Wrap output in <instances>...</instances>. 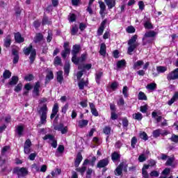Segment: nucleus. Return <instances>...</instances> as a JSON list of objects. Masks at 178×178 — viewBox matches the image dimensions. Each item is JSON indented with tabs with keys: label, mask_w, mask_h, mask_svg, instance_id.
<instances>
[{
	"label": "nucleus",
	"mask_w": 178,
	"mask_h": 178,
	"mask_svg": "<svg viewBox=\"0 0 178 178\" xmlns=\"http://www.w3.org/2000/svg\"><path fill=\"white\" fill-rule=\"evenodd\" d=\"M44 38V35L41 33H36L35 38H34V42L35 44L40 42V41H42Z\"/></svg>",
	"instance_id": "obj_23"
},
{
	"label": "nucleus",
	"mask_w": 178,
	"mask_h": 178,
	"mask_svg": "<svg viewBox=\"0 0 178 178\" xmlns=\"http://www.w3.org/2000/svg\"><path fill=\"white\" fill-rule=\"evenodd\" d=\"M52 112L56 114L58 113V112H59V105L58 104V103L54 104L52 108Z\"/></svg>",
	"instance_id": "obj_47"
},
{
	"label": "nucleus",
	"mask_w": 178,
	"mask_h": 178,
	"mask_svg": "<svg viewBox=\"0 0 178 178\" xmlns=\"http://www.w3.org/2000/svg\"><path fill=\"white\" fill-rule=\"evenodd\" d=\"M122 145H123V143L120 142V140H118L115 144V147L117 148V149H120L122 148Z\"/></svg>",
	"instance_id": "obj_61"
},
{
	"label": "nucleus",
	"mask_w": 178,
	"mask_h": 178,
	"mask_svg": "<svg viewBox=\"0 0 178 178\" xmlns=\"http://www.w3.org/2000/svg\"><path fill=\"white\" fill-rule=\"evenodd\" d=\"M80 44H75L72 47V60H74L77 57V54L80 52Z\"/></svg>",
	"instance_id": "obj_12"
},
{
	"label": "nucleus",
	"mask_w": 178,
	"mask_h": 178,
	"mask_svg": "<svg viewBox=\"0 0 178 178\" xmlns=\"http://www.w3.org/2000/svg\"><path fill=\"white\" fill-rule=\"evenodd\" d=\"M40 87H41V83L40 81L35 82V86L33 87V97H34V98H35V97L40 96Z\"/></svg>",
	"instance_id": "obj_11"
},
{
	"label": "nucleus",
	"mask_w": 178,
	"mask_h": 178,
	"mask_svg": "<svg viewBox=\"0 0 178 178\" xmlns=\"http://www.w3.org/2000/svg\"><path fill=\"white\" fill-rule=\"evenodd\" d=\"M86 170H87V167L83 165L81 168H76V172H79L81 175L83 176L84 173L86 172Z\"/></svg>",
	"instance_id": "obj_40"
},
{
	"label": "nucleus",
	"mask_w": 178,
	"mask_h": 178,
	"mask_svg": "<svg viewBox=\"0 0 178 178\" xmlns=\"http://www.w3.org/2000/svg\"><path fill=\"white\" fill-rule=\"evenodd\" d=\"M106 19H104L100 24L99 28L97 30V35H102L104 30H105V24H106Z\"/></svg>",
	"instance_id": "obj_16"
},
{
	"label": "nucleus",
	"mask_w": 178,
	"mask_h": 178,
	"mask_svg": "<svg viewBox=\"0 0 178 178\" xmlns=\"http://www.w3.org/2000/svg\"><path fill=\"white\" fill-rule=\"evenodd\" d=\"M39 113L40 114V121L37 125V127H41L42 124H47V113H48L47 104H44L43 106L40 108Z\"/></svg>",
	"instance_id": "obj_1"
},
{
	"label": "nucleus",
	"mask_w": 178,
	"mask_h": 178,
	"mask_svg": "<svg viewBox=\"0 0 178 178\" xmlns=\"http://www.w3.org/2000/svg\"><path fill=\"white\" fill-rule=\"evenodd\" d=\"M140 111L142 112V113H146V112L148 111V105L145 104L144 106H141Z\"/></svg>",
	"instance_id": "obj_50"
},
{
	"label": "nucleus",
	"mask_w": 178,
	"mask_h": 178,
	"mask_svg": "<svg viewBox=\"0 0 178 178\" xmlns=\"http://www.w3.org/2000/svg\"><path fill=\"white\" fill-rule=\"evenodd\" d=\"M60 172H61L60 169L57 168L55 170V171L51 172V176H53V177H55V176H58V175H59Z\"/></svg>",
	"instance_id": "obj_57"
},
{
	"label": "nucleus",
	"mask_w": 178,
	"mask_h": 178,
	"mask_svg": "<svg viewBox=\"0 0 178 178\" xmlns=\"http://www.w3.org/2000/svg\"><path fill=\"white\" fill-rule=\"evenodd\" d=\"M173 162H175V157H170L168 159L165 165L166 166H172Z\"/></svg>",
	"instance_id": "obj_44"
},
{
	"label": "nucleus",
	"mask_w": 178,
	"mask_h": 178,
	"mask_svg": "<svg viewBox=\"0 0 178 178\" xmlns=\"http://www.w3.org/2000/svg\"><path fill=\"white\" fill-rule=\"evenodd\" d=\"M64 72L65 74H69L70 72V64L69 63H65L64 66Z\"/></svg>",
	"instance_id": "obj_45"
},
{
	"label": "nucleus",
	"mask_w": 178,
	"mask_h": 178,
	"mask_svg": "<svg viewBox=\"0 0 178 178\" xmlns=\"http://www.w3.org/2000/svg\"><path fill=\"white\" fill-rule=\"evenodd\" d=\"M89 106L91 111L92 115L93 116H99L98 111L97 110V108H95V104L94 103H89Z\"/></svg>",
	"instance_id": "obj_17"
},
{
	"label": "nucleus",
	"mask_w": 178,
	"mask_h": 178,
	"mask_svg": "<svg viewBox=\"0 0 178 178\" xmlns=\"http://www.w3.org/2000/svg\"><path fill=\"white\" fill-rule=\"evenodd\" d=\"M140 138H142V140L147 141V140H148V135H147V133L145 132H142L140 134Z\"/></svg>",
	"instance_id": "obj_51"
},
{
	"label": "nucleus",
	"mask_w": 178,
	"mask_h": 178,
	"mask_svg": "<svg viewBox=\"0 0 178 178\" xmlns=\"http://www.w3.org/2000/svg\"><path fill=\"white\" fill-rule=\"evenodd\" d=\"M168 70V67L165 66H157L156 71L158 73H165Z\"/></svg>",
	"instance_id": "obj_36"
},
{
	"label": "nucleus",
	"mask_w": 178,
	"mask_h": 178,
	"mask_svg": "<svg viewBox=\"0 0 178 178\" xmlns=\"http://www.w3.org/2000/svg\"><path fill=\"white\" fill-rule=\"evenodd\" d=\"M126 67V60H120L117 62L118 69H123Z\"/></svg>",
	"instance_id": "obj_28"
},
{
	"label": "nucleus",
	"mask_w": 178,
	"mask_h": 178,
	"mask_svg": "<svg viewBox=\"0 0 178 178\" xmlns=\"http://www.w3.org/2000/svg\"><path fill=\"white\" fill-rule=\"evenodd\" d=\"M172 143H175V144H178V136L172 134L171 138H170Z\"/></svg>",
	"instance_id": "obj_46"
},
{
	"label": "nucleus",
	"mask_w": 178,
	"mask_h": 178,
	"mask_svg": "<svg viewBox=\"0 0 178 178\" xmlns=\"http://www.w3.org/2000/svg\"><path fill=\"white\" fill-rule=\"evenodd\" d=\"M138 99L140 101H147V95L143 92H140L138 95Z\"/></svg>",
	"instance_id": "obj_34"
},
{
	"label": "nucleus",
	"mask_w": 178,
	"mask_h": 178,
	"mask_svg": "<svg viewBox=\"0 0 178 178\" xmlns=\"http://www.w3.org/2000/svg\"><path fill=\"white\" fill-rule=\"evenodd\" d=\"M13 173L17 175L19 178L24 177V176H27L29 175V170L26 168H19L17 167L13 169Z\"/></svg>",
	"instance_id": "obj_4"
},
{
	"label": "nucleus",
	"mask_w": 178,
	"mask_h": 178,
	"mask_svg": "<svg viewBox=\"0 0 178 178\" xmlns=\"http://www.w3.org/2000/svg\"><path fill=\"white\" fill-rule=\"evenodd\" d=\"M19 81V77L16 76H12L8 83V86H16Z\"/></svg>",
	"instance_id": "obj_25"
},
{
	"label": "nucleus",
	"mask_w": 178,
	"mask_h": 178,
	"mask_svg": "<svg viewBox=\"0 0 178 178\" xmlns=\"http://www.w3.org/2000/svg\"><path fill=\"white\" fill-rule=\"evenodd\" d=\"M127 31L129 33V34H132L133 33H136V29L134 28L133 26H129L127 28Z\"/></svg>",
	"instance_id": "obj_48"
},
{
	"label": "nucleus",
	"mask_w": 178,
	"mask_h": 178,
	"mask_svg": "<svg viewBox=\"0 0 178 178\" xmlns=\"http://www.w3.org/2000/svg\"><path fill=\"white\" fill-rule=\"evenodd\" d=\"M42 24H51V21L48 19V17H44L42 19Z\"/></svg>",
	"instance_id": "obj_55"
},
{
	"label": "nucleus",
	"mask_w": 178,
	"mask_h": 178,
	"mask_svg": "<svg viewBox=\"0 0 178 178\" xmlns=\"http://www.w3.org/2000/svg\"><path fill=\"white\" fill-rule=\"evenodd\" d=\"M158 34V33L154 31H149L146 32L143 38V45H147V42L145 41L146 38H154Z\"/></svg>",
	"instance_id": "obj_10"
},
{
	"label": "nucleus",
	"mask_w": 178,
	"mask_h": 178,
	"mask_svg": "<svg viewBox=\"0 0 178 178\" xmlns=\"http://www.w3.org/2000/svg\"><path fill=\"white\" fill-rule=\"evenodd\" d=\"M79 90H84V87L86 86H88V81H84V79H81L78 83Z\"/></svg>",
	"instance_id": "obj_26"
},
{
	"label": "nucleus",
	"mask_w": 178,
	"mask_h": 178,
	"mask_svg": "<svg viewBox=\"0 0 178 178\" xmlns=\"http://www.w3.org/2000/svg\"><path fill=\"white\" fill-rule=\"evenodd\" d=\"M10 76H12V72L10 71L6 70L3 74V77L5 79H10Z\"/></svg>",
	"instance_id": "obj_39"
},
{
	"label": "nucleus",
	"mask_w": 178,
	"mask_h": 178,
	"mask_svg": "<svg viewBox=\"0 0 178 178\" xmlns=\"http://www.w3.org/2000/svg\"><path fill=\"white\" fill-rule=\"evenodd\" d=\"M99 5L100 8L99 14L102 16L104 13H105V10H106V6H105V3L104 1H99Z\"/></svg>",
	"instance_id": "obj_24"
},
{
	"label": "nucleus",
	"mask_w": 178,
	"mask_h": 178,
	"mask_svg": "<svg viewBox=\"0 0 178 178\" xmlns=\"http://www.w3.org/2000/svg\"><path fill=\"white\" fill-rule=\"evenodd\" d=\"M109 165V158H104L99 160L96 165L97 169H103V172H106V166Z\"/></svg>",
	"instance_id": "obj_5"
},
{
	"label": "nucleus",
	"mask_w": 178,
	"mask_h": 178,
	"mask_svg": "<svg viewBox=\"0 0 178 178\" xmlns=\"http://www.w3.org/2000/svg\"><path fill=\"white\" fill-rule=\"evenodd\" d=\"M43 140H49L48 141H50V143H52V141L55 140V136L51 134H47L44 136Z\"/></svg>",
	"instance_id": "obj_37"
},
{
	"label": "nucleus",
	"mask_w": 178,
	"mask_h": 178,
	"mask_svg": "<svg viewBox=\"0 0 178 178\" xmlns=\"http://www.w3.org/2000/svg\"><path fill=\"white\" fill-rule=\"evenodd\" d=\"M4 41V47L6 48H9L10 47V44H12V36L10 35H8L3 40Z\"/></svg>",
	"instance_id": "obj_15"
},
{
	"label": "nucleus",
	"mask_w": 178,
	"mask_h": 178,
	"mask_svg": "<svg viewBox=\"0 0 178 178\" xmlns=\"http://www.w3.org/2000/svg\"><path fill=\"white\" fill-rule=\"evenodd\" d=\"M81 161H83V156L81 155V152H79L76 154V156L74 160V166L75 168H79L80 163H81Z\"/></svg>",
	"instance_id": "obj_14"
},
{
	"label": "nucleus",
	"mask_w": 178,
	"mask_h": 178,
	"mask_svg": "<svg viewBox=\"0 0 178 178\" xmlns=\"http://www.w3.org/2000/svg\"><path fill=\"white\" fill-rule=\"evenodd\" d=\"M70 43L65 42L63 44V50L61 51V56L63 59H66L67 55H70Z\"/></svg>",
	"instance_id": "obj_7"
},
{
	"label": "nucleus",
	"mask_w": 178,
	"mask_h": 178,
	"mask_svg": "<svg viewBox=\"0 0 178 178\" xmlns=\"http://www.w3.org/2000/svg\"><path fill=\"white\" fill-rule=\"evenodd\" d=\"M79 33V26L77 25H72L71 28V35H76Z\"/></svg>",
	"instance_id": "obj_32"
},
{
	"label": "nucleus",
	"mask_w": 178,
	"mask_h": 178,
	"mask_svg": "<svg viewBox=\"0 0 178 178\" xmlns=\"http://www.w3.org/2000/svg\"><path fill=\"white\" fill-rule=\"evenodd\" d=\"M104 2L108 9H113V8H115L116 5V0H104Z\"/></svg>",
	"instance_id": "obj_19"
},
{
	"label": "nucleus",
	"mask_w": 178,
	"mask_h": 178,
	"mask_svg": "<svg viewBox=\"0 0 178 178\" xmlns=\"http://www.w3.org/2000/svg\"><path fill=\"white\" fill-rule=\"evenodd\" d=\"M104 76V72L102 71L97 72L95 74V80L97 84H99L101 81V77Z\"/></svg>",
	"instance_id": "obj_29"
},
{
	"label": "nucleus",
	"mask_w": 178,
	"mask_h": 178,
	"mask_svg": "<svg viewBox=\"0 0 178 178\" xmlns=\"http://www.w3.org/2000/svg\"><path fill=\"white\" fill-rule=\"evenodd\" d=\"M103 131H104V134H107V135L111 134V128H110V127H105L103 129Z\"/></svg>",
	"instance_id": "obj_60"
},
{
	"label": "nucleus",
	"mask_w": 178,
	"mask_h": 178,
	"mask_svg": "<svg viewBox=\"0 0 178 178\" xmlns=\"http://www.w3.org/2000/svg\"><path fill=\"white\" fill-rule=\"evenodd\" d=\"M22 87H23V86L22 85V83H19L17 86H15V92H19V91H22Z\"/></svg>",
	"instance_id": "obj_63"
},
{
	"label": "nucleus",
	"mask_w": 178,
	"mask_h": 178,
	"mask_svg": "<svg viewBox=\"0 0 178 178\" xmlns=\"http://www.w3.org/2000/svg\"><path fill=\"white\" fill-rule=\"evenodd\" d=\"M54 62L55 66H60L62 65V58L59 56H56Z\"/></svg>",
	"instance_id": "obj_38"
},
{
	"label": "nucleus",
	"mask_w": 178,
	"mask_h": 178,
	"mask_svg": "<svg viewBox=\"0 0 178 178\" xmlns=\"http://www.w3.org/2000/svg\"><path fill=\"white\" fill-rule=\"evenodd\" d=\"M47 143H49V144H50L51 147H53V148H56V147H58V141L56 140V139H54L51 142L47 141Z\"/></svg>",
	"instance_id": "obj_52"
},
{
	"label": "nucleus",
	"mask_w": 178,
	"mask_h": 178,
	"mask_svg": "<svg viewBox=\"0 0 178 178\" xmlns=\"http://www.w3.org/2000/svg\"><path fill=\"white\" fill-rule=\"evenodd\" d=\"M15 132L19 136V137H22V136H23V133L24 132V127L23 125L17 126L15 129Z\"/></svg>",
	"instance_id": "obj_21"
},
{
	"label": "nucleus",
	"mask_w": 178,
	"mask_h": 178,
	"mask_svg": "<svg viewBox=\"0 0 178 178\" xmlns=\"http://www.w3.org/2000/svg\"><path fill=\"white\" fill-rule=\"evenodd\" d=\"M146 88H147V90H150L151 91H154V90L156 88V83H151L147 86Z\"/></svg>",
	"instance_id": "obj_43"
},
{
	"label": "nucleus",
	"mask_w": 178,
	"mask_h": 178,
	"mask_svg": "<svg viewBox=\"0 0 178 178\" xmlns=\"http://www.w3.org/2000/svg\"><path fill=\"white\" fill-rule=\"evenodd\" d=\"M57 81L62 84L63 81V72L62 71H59L57 72Z\"/></svg>",
	"instance_id": "obj_30"
},
{
	"label": "nucleus",
	"mask_w": 178,
	"mask_h": 178,
	"mask_svg": "<svg viewBox=\"0 0 178 178\" xmlns=\"http://www.w3.org/2000/svg\"><path fill=\"white\" fill-rule=\"evenodd\" d=\"M87 102H88L87 99L81 102H80L81 106H82V108H87L88 106V104Z\"/></svg>",
	"instance_id": "obj_62"
},
{
	"label": "nucleus",
	"mask_w": 178,
	"mask_h": 178,
	"mask_svg": "<svg viewBox=\"0 0 178 178\" xmlns=\"http://www.w3.org/2000/svg\"><path fill=\"white\" fill-rule=\"evenodd\" d=\"M133 118L136 120H142L143 119V114L141 113H136L133 114Z\"/></svg>",
	"instance_id": "obj_41"
},
{
	"label": "nucleus",
	"mask_w": 178,
	"mask_h": 178,
	"mask_svg": "<svg viewBox=\"0 0 178 178\" xmlns=\"http://www.w3.org/2000/svg\"><path fill=\"white\" fill-rule=\"evenodd\" d=\"M69 20L72 23H73V22H76V15H74V14H70V15H69Z\"/></svg>",
	"instance_id": "obj_59"
},
{
	"label": "nucleus",
	"mask_w": 178,
	"mask_h": 178,
	"mask_svg": "<svg viewBox=\"0 0 178 178\" xmlns=\"http://www.w3.org/2000/svg\"><path fill=\"white\" fill-rule=\"evenodd\" d=\"M99 54L102 56H105L106 55V44H105V43H102L101 44Z\"/></svg>",
	"instance_id": "obj_27"
},
{
	"label": "nucleus",
	"mask_w": 178,
	"mask_h": 178,
	"mask_svg": "<svg viewBox=\"0 0 178 178\" xmlns=\"http://www.w3.org/2000/svg\"><path fill=\"white\" fill-rule=\"evenodd\" d=\"M146 160H147V159L145 158V154H140L138 157L139 162H145V161H146Z\"/></svg>",
	"instance_id": "obj_64"
},
{
	"label": "nucleus",
	"mask_w": 178,
	"mask_h": 178,
	"mask_svg": "<svg viewBox=\"0 0 178 178\" xmlns=\"http://www.w3.org/2000/svg\"><path fill=\"white\" fill-rule=\"evenodd\" d=\"M24 54H25L27 56H29V55L31 54L29 57L31 64L34 63V60H35V56H37V51H35V49L33 48L32 44H30L27 48H24Z\"/></svg>",
	"instance_id": "obj_3"
},
{
	"label": "nucleus",
	"mask_w": 178,
	"mask_h": 178,
	"mask_svg": "<svg viewBox=\"0 0 178 178\" xmlns=\"http://www.w3.org/2000/svg\"><path fill=\"white\" fill-rule=\"evenodd\" d=\"M169 132L166 130H163L161 129H158L153 131L152 135L154 138H158L160 136H168Z\"/></svg>",
	"instance_id": "obj_9"
},
{
	"label": "nucleus",
	"mask_w": 178,
	"mask_h": 178,
	"mask_svg": "<svg viewBox=\"0 0 178 178\" xmlns=\"http://www.w3.org/2000/svg\"><path fill=\"white\" fill-rule=\"evenodd\" d=\"M111 160L113 162H118V161H120V154L118 152H114L111 154Z\"/></svg>",
	"instance_id": "obj_20"
},
{
	"label": "nucleus",
	"mask_w": 178,
	"mask_h": 178,
	"mask_svg": "<svg viewBox=\"0 0 178 178\" xmlns=\"http://www.w3.org/2000/svg\"><path fill=\"white\" fill-rule=\"evenodd\" d=\"M138 37V36L137 35H134L128 41L129 47L127 50V54H129V55H131V53L134 51V49H136V48H137V47L140 45V44L136 42Z\"/></svg>",
	"instance_id": "obj_2"
},
{
	"label": "nucleus",
	"mask_w": 178,
	"mask_h": 178,
	"mask_svg": "<svg viewBox=\"0 0 178 178\" xmlns=\"http://www.w3.org/2000/svg\"><path fill=\"white\" fill-rule=\"evenodd\" d=\"M143 65H144V61L143 60H138L136 63H134V69L136 70H138L140 69V66H143Z\"/></svg>",
	"instance_id": "obj_33"
},
{
	"label": "nucleus",
	"mask_w": 178,
	"mask_h": 178,
	"mask_svg": "<svg viewBox=\"0 0 178 178\" xmlns=\"http://www.w3.org/2000/svg\"><path fill=\"white\" fill-rule=\"evenodd\" d=\"M127 172V164L124 162H122L115 169V175L116 176H120L122 172Z\"/></svg>",
	"instance_id": "obj_6"
},
{
	"label": "nucleus",
	"mask_w": 178,
	"mask_h": 178,
	"mask_svg": "<svg viewBox=\"0 0 178 178\" xmlns=\"http://www.w3.org/2000/svg\"><path fill=\"white\" fill-rule=\"evenodd\" d=\"M149 175L151 177H158L159 176V172H158V171L154 170L149 173Z\"/></svg>",
	"instance_id": "obj_58"
},
{
	"label": "nucleus",
	"mask_w": 178,
	"mask_h": 178,
	"mask_svg": "<svg viewBox=\"0 0 178 178\" xmlns=\"http://www.w3.org/2000/svg\"><path fill=\"white\" fill-rule=\"evenodd\" d=\"M86 59H87V56L83 54L79 58L75 57L74 60H72V62H73L74 65H79V63H83Z\"/></svg>",
	"instance_id": "obj_13"
},
{
	"label": "nucleus",
	"mask_w": 178,
	"mask_h": 178,
	"mask_svg": "<svg viewBox=\"0 0 178 178\" xmlns=\"http://www.w3.org/2000/svg\"><path fill=\"white\" fill-rule=\"evenodd\" d=\"M52 31H48V35H47V42H51V41H52Z\"/></svg>",
	"instance_id": "obj_53"
},
{
	"label": "nucleus",
	"mask_w": 178,
	"mask_h": 178,
	"mask_svg": "<svg viewBox=\"0 0 178 178\" xmlns=\"http://www.w3.org/2000/svg\"><path fill=\"white\" fill-rule=\"evenodd\" d=\"M88 124V120H79L78 122V126L81 128L83 129V127H86Z\"/></svg>",
	"instance_id": "obj_31"
},
{
	"label": "nucleus",
	"mask_w": 178,
	"mask_h": 178,
	"mask_svg": "<svg viewBox=\"0 0 178 178\" xmlns=\"http://www.w3.org/2000/svg\"><path fill=\"white\" fill-rule=\"evenodd\" d=\"M137 144V138L134 136L131 140V145L132 148H136V145Z\"/></svg>",
	"instance_id": "obj_49"
},
{
	"label": "nucleus",
	"mask_w": 178,
	"mask_h": 178,
	"mask_svg": "<svg viewBox=\"0 0 178 178\" xmlns=\"http://www.w3.org/2000/svg\"><path fill=\"white\" fill-rule=\"evenodd\" d=\"M142 175L143 178H149L148 172H147V170H144V168H142Z\"/></svg>",
	"instance_id": "obj_56"
},
{
	"label": "nucleus",
	"mask_w": 178,
	"mask_h": 178,
	"mask_svg": "<svg viewBox=\"0 0 178 178\" xmlns=\"http://www.w3.org/2000/svg\"><path fill=\"white\" fill-rule=\"evenodd\" d=\"M178 79V68H176L173 71L169 72L167 75V80L172 81V80H177Z\"/></svg>",
	"instance_id": "obj_8"
},
{
	"label": "nucleus",
	"mask_w": 178,
	"mask_h": 178,
	"mask_svg": "<svg viewBox=\"0 0 178 178\" xmlns=\"http://www.w3.org/2000/svg\"><path fill=\"white\" fill-rule=\"evenodd\" d=\"M147 20L144 22V27L145 29H147V30H152L154 29V26L151 23V20L148 18H146Z\"/></svg>",
	"instance_id": "obj_22"
},
{
	"label": "nucleus",
	"mask_w": 178,
	"mask_h": 178,
	"mask_svg": "<svg viewBox=\"0 0 178 178\" xmlns=\"http://www.w3.org/2000/svg\"><path fill=\"white\" fill-rule=\"evenodd\" d=\"M54 79V72L51 70L47 72V74L46 76V81H50V80Z\"/></svg>",
	"instance_id": "obj_35"
},
{
	"label": "nucleus",
	"mask_w": 178,
	"mask_h": 178,
	"mask_svg": "<svg viewBox=\"0 0 178 178\" xmlns=\"http://www.w3.org/2000/svg\"><path fill=\"white\" fill-rule=\"evenodd\" d=\"M9 149H10V147L4 146L1 149V155H5V154H6L7 151H9Z\"/></svg>",
	"instance_id": "obj_54"
},
{
	"label": "nucleus",
	"mask_w": 178,
	"mask_h": 178,
	"mask_svg": "<svg viewBox=\"0 0 178 178\" xmlns=\"http://www.w3.org/2000/svg\"><path fill=\"white\" fill-rule=\"evenodd\" d=\"M15 40L18 44H22V42H24V38L22 37V34H20V33L19 32L15 33Z\"/></svg>",
	"instance_id": "obj_18"
},
{
	"label": "nucleus",
	"mask_w": 178,
	"mask_h": 178,
	"mask_svg": "<svg viewBox=\"0 0 178 178\" xmlns=\"http://www.w3.org/2000/svg\"><path fill=\"white\" fill-rule=\"evenodd\" d=\"M122 94L124 98L129 97V88L127 86H124L122 89Z\"/></svg>",
	"instance_id": "obj_42"
}]
</instances>
